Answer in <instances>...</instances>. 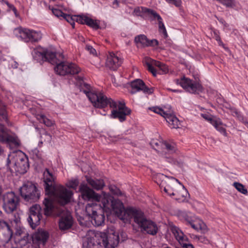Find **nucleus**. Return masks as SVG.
<instances>
[{
  "label": "nucleus",
  "instance_id": "nucleus-56",
  "mask_svg": "<svg viewBox=\"0 0 248 248\" xmlns=\"http://www.w3.org/2000/svg\"><path fill=\"white\" fill-rule=\"evenodd\" d=\"M179 165L180 166H182V164H179Z\"/></svg>",
  "mask_w": 248,
  "mask_h": 248
},
{
  "label": "nucleus",
  "instance_id": "nucleus-3",
  "mask_svg": "<svg viewBox=\"0 0 248 248\" xmlns=\"http://www.w3.org/2000/svg\"><path fill=\"white\" fill-rule=\"evenodd\" d=\"M32 55L34 59L39 62H48L56 64L54 70L58 75H77L81 72V68L75 63L60 62L57 58L56 53L50 49L39 46L34 49Z\"/></svg>",
  "mask_w": 248,
  "mask_h": 248
},
{
  "label": "nucleus",
  "instance_id": "nucleus-10",
  "mask_svg": "<svg viewBox=\"0 0 248 248\" xmlns=\"http://www.w3.org/2000/svg\"><path fill=\"white\" fill-rule=\"evenodd\" d=\"M14 33L26 43H37L42 38V34L40 31L22 27L15 29Z\"/></svg>",
  "mask_w": 248,
  "mask_h": 248
},
{
  "label": "nucleus",
  "instance_id": "nucleus-21",
  "mask_svg": "<svg viewBox=\"0 0 248 248\" xmlns=\"http://www.w3.org/2000/svg\"><path fill=\"white\" fill-rule=\"evenodd\" d=\"M73 223V218L71 216H62L59 220V228L61 231L67 230L71 228Z\"/></svg>",
  "mask_w": 248,
  "mask_h": 248
},
{
  "label": "nucleus",
  "instance_id": "nucleus-47",
  "mask_svg": "<svg viewBox=\"0 0 248 248\" xmlns=\"http://www.w3.org/2000/svg\"><path fill=\"white\" fill-rule=\"evenodd\" d=\"M5 4L8 6V7L12 10L13 7H15L13 5L10 4L8 1H5Z\"/></svg>",
  "mask_w": 248,
  "mask_h": 248
},
{
  "label": "nucleus",
  "instance_id": "nucleus-23",
  "mask_svg": "<svg viewBox=\"0 0 248 248\" xmlns=\"http://www.w3.org/2000/svg\"><path fill=\"white\" fill-rule=\"evenodd\" d=\"M0 231L3 232L4 235H5V242H8L11 240L13 232L8 223L2 219H0Z\"/></svg>",
  "mask_w": 248,
  "mask_h": 248
},
{
  "label": "nucleus",
  "instance_id": "nucleus-31",
  "mask_svg": "<svg viewBox=\"0 0 248 248\" xmlns=\"http://www.w3.org/2000/svg\"><path fill=\"white\" fill-rule=\"evenodd\" d=\"M163 148L165 150L164 152L165 153H168L169 154H172L175 152L176 150V145L173 142H168L165 141L163 143Z\"/></svg>",
  "mask_w": 248,
  "mask_h": 248
},
{
  "label": "nucleus",
  "instance_id": "nucleus-49",
  "mask_svg": "<svg viewBox=\"0 0 248 248\" xmlns=\"http://www.w3.org/2000/svg\"><path fill=\"white\" fill-rule=\"evenodd\" d=\"M14 221L17 225H18L20 222V218L19 217H16Z\"/></svg>",
  "mask_w": 248,
  "mask_h": 248
},
{
  "label": "nucleus",
  "instance_id": "nucleus-14",
  "mask_svg": "<svg viewBox=\"0 0 248 248\" xmlns=\"http://www.w3.org/2000/svg\"><path fill=\"white\" fill-rule=\"evenodd\" d=\"M41 207L38 205L32 206L30 209V214L27 218L28 222L32 229H35L40 224L42 217Z\"/></svg>",
  "mask_w": 248,
  "mask_h": 248
},
{
  "label": "nucleus",
  "instance_id": "nucleus-43",
  "mask_svg": "<svg viewBox=\"0 0 248 248\" xmlns=\"http://www.w3.org/2000/svg\"><path fill=\"white\" fill-rule=\"evenodd\" d=\"M168 3L174 5L176 7H179L181 5V0H165Z\"/></svg>",
  "mask_w": 248,
  "mask_h": 248
},
{
  "label": "nucleus",
  "instance_id": "nucleus-27",
  "mask_svg": "<svg viewBox=\"0 0 248 248\" xmlns=\"http://www.w3.org/2000/svg\"><path fill=\"white\" fill-rule=\"evenodd\" d=\"M148 39L144 34H140L135 37L134 42L137 47H147Z\"/></svg>",
  "mask_w": 248,
  "mask_h": 248
},
{
  "label": "nucleus",
  "instance_id": "nucleus-9",
  "mask_svg": "<svg viewBox=\"0 0 248 248\" xmlns=\"http://www.w3.org/2000/svg\"><path fill=\"white\" fill-rule=\"evenodd\" d=\"M19 191L22 198L30 202H37L41 195L40 191L36 185L31 182L24 183L20 188Z\"/></svg>",
  "mask_w": 248,
  "mask_h": 248
},
{
  "label": "nucleus",
  "instance_id": "nucleus-1",
  "mask_svg": "<svg viewBox=\"0 0 248 248\" xmlns=\"http://www.w3.org/2000/svg\"><path fill=\"white\" fill-rule=\"evenodd\" d=\"M77 84L79 87L80 91L83 92L88 98L93 106L96 108H103L108 106L113 108L111 117L118 119L121 122L126 120V117L130 114L131 110L126 107L124 103H118L109 97H107L103 93L96 90L89 84L85 83L81 76L76 77Z\"/></svg>",
  "mask_w": 248,
  "mask_h": 248
},
{
  "label": "nucleus",
  "instance_id": "nucleus-44",
  "mask_svg": "<svg viewBox=\"0 0 248 248\" xmlns=\"http://www.w3.org/2000/svg\"><path fill=\"white\" fill-rule=\"evenodd\" d=\"M86 49L91 53L94 55L96 53V50L93 48V47L89 45H87L86 46Z\"/></svg>",
  "mask_w": 248,
  "mask_h": 248
},
{
  "label": "nucleus",
  "instance_id": "nucleus-39",
  "mask_svg": "<svg viewBox=\"0 0 248 248\" xmlns=\"http://www.w3.org/2000/svg\"><path fill=\"white\" fill-rule=\"evenodd\" d=\"M164 191L170 196L175 195L174 190L171 188L169 185L165 186L163 187Z\"/></svg>",
  "mask_w": 248,
  "mask_h": 248
},
{
  "label": "nucleus",
  "instance_id": "nucleus-50",
  "mask_svg": "<svg viewBox=\"0 0 248 248\" xmlns=\"http://www.w3.org/2000/svg\"><path fill=\"white\" fill-rule=\"evenodd\" d=\"M174 180H175L177 182H178L180 185H181L182 186L183 189L186 190V189L185 188V187L183 185L181 184V183L178 180H177L176 179H174Z\"/></svg>",
  "mask_w": 248,
  "mask_h": 248
},
{
  "label": "nucleus",
  "instance_id": "nucleus-28",
  "mask_svg": "<svg viewBox=\"0 0 248 248\" xmlns=\"http://www.w3.org/2000/svg\"><path fill=\"white\" fill-rule=\"evenodd\" d=\"M210 32L212 37L217 40L218 45L222 46L226 51H229V48L226 47L222 41L219 31L212 28L210 29Z\"/></svg>",
  "mask_w": 248,
  "mask_h": 248
},
{
  "label": "nucleus",
  "instance_id": "nucleus-5",
  "mask_svg": "<svg viewBox=\"0 0 248 248\" xmlns=\"http://www.w3.org/2000/svg\"><path fill=\"white\" fill-rule=\"evenodd\" d=\"M101 204L106 210V212H110L111 209L116 210L118 212L119 217L124 222H130L131 218H125L126 211L128 209L137 210L136 208L129 207L124 208L123 202L118 199H115L109 196H105L101 200Z\"/></svg>",
  "mask_w": 248,
  "mask_h": 248
},
{
  "label": "nucleus",
  "instance_id": "nucleus-46",
  "mask_svg": "<svg viewBox=\"0 0 248 248\" xmlns=\"http://www.w3.org/2000/svg\"><path fill=\"white\" fill-rule=\"evenodd\" d=\"M218 21L221 23L222 24V25H223L225 27H227L228 26V24L226 22V21H225V20L222 18H218L217 19Z\"/></svg>",
  "mask_w": 248,
  "mask_h": 248
},
{
  "label": "nucleus",
  "instance_id": "nucleus-24",
  "mask_svg": "<svg viewBox=\"0 0 248 248\" xmlns=\"http://www.w3.org/2000/svg\"><path fill=\"white\" fill-rule=\"evenodd\" d=\"M78 23L86 24L95 30L99 28V25L95 20L85 15H81L80 17H78Z\"/></svg>",
  "mask_w": 248,
  "mask_h": 248
},
{
  "label": "nucleus",
  "instance_id": "nucleus-37",
  "mask_svg": "<svg viewBox=\"0 0 248 248\" xmlns=\"http://www.w3.org/2000/svg\"><path fill=\"white\" fill-rule=\"evenodd\" d=\"M227 7H232L234 5V0H217Z\"/></svg>",
  "mask_w": 248,
  "mask_h": 248
},
{
  "label": "nucleus",
  "instance_id": "nucleus-6",
  "mask_svg": "<svg viewBox=\"0 0 248 248\" xmlns=\"http://www.w3.org/2000/svg\"><path fill=\"white\" fill-rule=\"evenodd\" d=\"M89 218L92 224L95 226H102L104 224L106 212L103 205L100 203H88L85 208Z\"/></svg>",
  "mask_w": 248,
  "mask_h": 248
},
{
  "label": "nucleus",
  "instance_id": "nucleus-53",
  "mask_svg": "<svg viewBox=\"0 0 248 248\" xmlns=\"http://www.w3.org/2000/svg\"><path fill=\"white\" fill-rule=\"evenodd\" d=\"M170 90L174 93H178L179 92V90H177L170 89Z\"/></svg>",
  "mask_w": 248,
  "mask_h": 248
},
{
  "label": "nucleus",
  "instance_id": "nucleus-30",
  "mask_svg": "<svg viewBox=\"0 0 248 248\" xmlns=\"http://www.w3.org/2000/svg\"><path fill=\"white\" fill-rule=\"evenodd\" d=\"M211 124L215 127V128L219 131L223 135L226 136L227 133L226 129L222 126V123L220 119H216V120H211Z\"/></svg>",
  "mask_w": 248,
  "mask_h": 248
},
{
  "label": "nucleus",
  "instance_id": "nucleus-34",
  "mask_svg": "<svg viewBox=\"0 0 248 248\" xmlns=\"http://www.w3.org/2000/svg\"><path fill=\"white\" fill-rule=\"evenodd\" d=\"M0 116L1 117L3 121H4L8 124H9L8 120L7 118V111L6 110L5 106L2 104L0 101Z\"/></svg>",
  "mask_w": 248,
  "mask_h": 248
},
{
  "label": "nucleus",
  "instance_id": "nucleus-35",
  "mask_svg": "<svg viewBox=\"0 0 248 248\" xmlns=\"http://www.w3.org/2000/svg\"><path fill=\"white\" fill-rule=\"evenodd\" d=\"M233 186L240 193L245 195H247L248 194V192L247 189L242 184L238 182H234L233 184Z\"/></svg>",
  "mask_w": 248,
  "mask_h": 248
},
{
  "label": "nucleus",
  "instance_id": "nucleus-29",
  "mask_svg": "<svg viewBox=\"0 0 248 248\" xmlns=\"http://www.w3.org/2000/svg\"><path fill=\"white\" fill-rule=\"evenodd\" d=\"M153 179L155 183L160 186L161 188H163L165 186L166 179H168V177L163 174L159 173L155 174L154 176Z\"/></svg>",
  "mask_w": 248,
  "mask_h": 248
},
{
  "label": "nucleus",
  "instance_id": "nucleus-25",
  "mask_svg": "<svg viewBox=\"0 0 248 248\" xmlns=\"http://www.w3.org/2000/svg\"><path fill=\"white\" fill-rule=\"evenodd\" d=\"M88 184L93 189L96 190H99L104 187L105 184L104 181L102 179H93L91 178H87Z\"/></svg>",
  "mask_w": 248,
  "mask_h": 248
},
{
  "label": "nucleus",
  "instance_id": "nucleus-7",
  "mask_svg": "<svg viewBox=\"0 0 248 248\" xmlns=\"http://www.w3.org/2000/svg\"><path fill=\"white\" fill-rule=\"evenodd\" d=\"M90 239H92V246H101L102 244L105 248H115L119 242V236L116 232L107 234L100 232L95 234L94 236Z\"/></svg>",
  "mask_w": 248,
  "mask_h": 248
},
{
  "label": "nucleus",
  "instance_id": "nucleus-12",
  "mask_svg": "<svg viewBox=\"0 0 248 248\" xmlns=\"http://www.w3.org/2000/svg\"><path fill=\"white\" fill-rule=\"evenodd\" d=\"M3 208L7 213L15 211L19 205V198L13 192H8L3 196Z\"/></svg>",
  "mask_w": 248,
  "mask_h": 248
},
{
  "label": "nucleus",
  "instance_id": "nucleus-16",
  "mask_svg": "<svg viewBox=\"0 0 248 248\" xmlns=\"http://www.w3.org/2000/svg\"><path fill=\"white\" fill-rule=\"evenodd\" d=\"M123 59L118 53L109 52L106 61V67L112 71H116L122 65Z\"/></svg>",
  "mask_w": 248,
  "mask_h": 248
},
{
  "label": "nucleus",
  "instance_id": "nucleus-40",
  "mask_svg": "<svg viewBox=\"0 0 248 248\" xmlns=\"http://www.w3.org/2000/svg\"><path fill=\"white\" fill-rule=\"evenodd\" d=\"M153 110L155 113L160 114L164 118V116H166V114H167L162 109H161L159 108H158V107L153 108Z\"/></svg>",
  "mask_w": 248,
  "mask_h": 248
},
{
  "label": "nucleus",
  "instance_id": "nucleus-33",
  "mask_svg": "<svg viewBox=\"0 0 248 248\" xmlns=\"http://www.w3.org/2000/svg\"><path fill=\"white\" fill-rule=\"evenodd\" d=\"M37 119L40 123L44 124L47 127H50L54 124V122L52 120L48 119L43 114L37 115Z\"/></svg>",
  "mask_w": 248,
  "mask_h": 248
},
{
  "label": "nucleus",
  "instance_id": "nucleus-38",
  "mask_svg": "<svg viewBox=\"0 0 248 248\" xmlns=\"http://www.w3.org/2000/svg\"><path fill=\"white\" fill-rule=\"evenodd\" d=\"M79 184V181L78 179H75L69 181L67 186L74 189H76Z\"/></svg>",
  "mask_w": 248,
  "mask_h": 248
},
{
  "label": "nucleus",
  "instance_id": "nucleus-45",
  "mask_svg": "<svg viewBox=\"0 0 248 248\" xmlns=\"http://www.w3.org/2000/svg\"><path fill=\"white\" fill-rule=\"evenodd\" d=\"M202 116L203 118L207 120L208 122H209L211 124V120H216L217 119L214 118L212 117L211 116H208L207 114H202Z\"/></svg>",
  "mask_w": 248,
  "mask_h": 248
},
{
  "label": "nucleus",
  "instance_id": "nucleus-54",
  "mask_svg": "<svg viewBox=\"0 0 248 248\" xmlns=\"http://www.w3.org/2000/svg\"><path fill=\"white\" fill-rule=\"evenodd\" d=\"M5 1H7L6 0H0V2H4L5 3Z\"/></svg>",
  "mask_w": 248,
  "mask_h": 248
},
{
  "label": "nucleus",
  "instance_id": "nucleus-42",
  "mask_svg": "<svg viewBox=\"0 0 248 248\" xmlns=\"http://www.w3.org/2000/svg\"><path fill=\"white\" fill-rule=\"evenodd\" d=\"M158 41L156 39H152L148 40L147 47L148 46H155L158 45Z\"/></svg>",
  "mask_w": 248,
  "mask_h": 248
},
{
  "label": "nucleus",
  "instance_id": "nucleus-22",
  "mask_svg": "<svg viewBox=\"0 0 248 248\" xmlns=\"http://www.w3.org/2000/svg\"><path fill=\"white\" fill-rule=\"evenodd\" d=\"M181 215L184 217L185 220L190 225L191 227L196 231L202 229L204 226L203 223L201 220H192L190 216L186 212H182Z\"/></svg>",
  "mask_w": 248,
  "mask_h": 248
},
{
  "label": "nucleus",
  "instance_id": "nucleus-17",
  "mask_svg": "<svg viewBox=\"0 0 248 248\" xmlns=\"http://www.w3.org/2000/svg\"><path fill=\"white\" fill-rule=\"evenodd\" d=\"M0 141L8 143H13L15 145L19 144L17 138L10 135L8 129L0 123Z\"/></svg>",
  "mask_w": 248,
  "mask_h": 248
},
{
  "label": "nucleus",
  "instance_id": "nucleus-2",
  "mask_svg": "<svg viewBox=\"0 0 248 248\" xmlns=\"http://www.w3.org/2000/svg\"><path fill=\"white\" fill-rule=\"evenodd\" d=\"M43 175L45 190L48 196L43 201L44 214L48 216L53 214L55 208L52 197L56 198L61 204L65 205L70 202L73 192L62 186L57 187L54 184V177L48 169H46Z\"/></svg>",
  "mask_w": 248,
  "mask_h": 248
},
{
  "label": "nucleus",
  "instance_id": "nucleus-4",
  "mask_svg": "<svg viewBox=\"0 0 248 248\" xmlns=\"http://www.w3.org/2000/svg\"><path fill=\"white\" fill-rule=\"evenodd\" d=\"M126 214L125 218L133 219L141 231L153 235L157 232V225L153 221L148 219L141 210L128 209L126 211Z\"/></svg>",
  "mask_w": 248,
  "mask_h": 248
},
{
  "label": "nucleus",
  "instance_id": "nucleus-52",
  "mask_svg": "<svg viewBox=\"0 0 248 248\" xmlns=\"http://www.w3.org/2000/svg\"><path fill=\"white\" fill-rule=\"evenodd\" d=\"M12 10L14 12L15 14H16V9L15 7H13V8L12 9Z\"/></svg>",
  "mask_w": 248,
  "mask_h": 248
},
{
  "label": "nucleus",
  "instance_id": "nucleus-41",
  "mask_svg": "<svg viewBox=\"0 0 248 248\" xmlns=\"http://www.w3.org/2000/svg\"><path fill=\"white\" fill-rule=\"evenodd\" d=\"M52 12L53 14L57 17L62 16L63 17V15H65V14L63 13L62 11L55 8L52 9Z\"/></svg>",
  "mask_w": 248,
  "mask_h": 248
},
{
  "label": "nucleus",
  "instance_id": "nucleus-26",
  "mask_svg": "<svg viewBox=\"0 0 248 248\" xmlns=\"http://www.w3.org/2000/svg\"><path fill=\"white\" fill-rule=\"evenodd\" d=\"M164 118L171 128H178L179 127L180 123L176 116L167 113L166 116H164Z\"/></svg>",
  "mask_w": 248,
  "mask_h": 248
},
{
  "label": "nucleus",
  "instance_id": "nucleus-11",
  "mask_svg": "<svg viewBox=\"0 0 248 248\" xmlns=\"http://www.w3.org/2000/svg\"><path fill=\"white\" fill-rule=\"evenodd\" d=\"M142 62L144 66L154 77H156L157 74H166L169 71L168 66L166 64L150 57H144Z\"/></svg>",
  "mask_w": 248,
  "mask_h": 248
},
{
  "label": "nucleus",
  "instance_id": "nucleus-20",
  "mask_svg": "<svg viewBox=\"0 0 248 248\" xmlns=\"http://www.w3.org/2000/svg\"><path fill=\"white\" fill-rule=\"evenodd\" d=\"M144 11L147 14L152 15L155 19L157 20L159 32L163 34L164 38H167L168 35L167 30L163 22V19L161 16L154 10L151 9L145 8Z\"/></svg>",
  "mask_w": 248,
  "mask_h": 248
},
{
  "label": "nucleus",
  "instance_id": "nucleus-32",
  "mask_svg": "<svg viewBox=\"0 0 248 248\" xmlns=\"http://www.w3.org/2000/svg\"><path fill=\"white\" fill-rule=\"evenodd\" d=\"M81 15H74L71 16L70 15L66 14L63 15V18L69 23L74 28L75 27V23L76 21L78 23V17H80Z\"/></svg>",
  "mask_w": 248,
  "mask_h": 248
},
{
  "label": "nucleus",
  "instance_id": "nucleus-8",
  "mask_svg": "<svg viewBox=\"0 0 248 248\" xmlns=\"http://www.w3.org/2000/svg\"><path fill=\"white\" fill-rule=\"evenodd\" d=\"M11 164L13 165L14 170L20 174L26 173L29 167L28 158L21 153L19 154L14 153L9 155L7 158V167L13 172L14 170L10 168Z\"/></svg>",
  "mask_w": 248,
  "mask_h": 248
},
{
  "label": "nucleus",
  "instance_id": "nucleus-48",
  "mask_svg": "<svg viewBox=\"0 0 248 248\" xmlns=\"http://www.w3.org/2000/svg\"><path fill=\"white\" fill-rule=\"evenodd\" d=\"M88 247L86 248H91V246L92 245V239H88Z\"/></svg>",
  "mask_w": 248,
  "mask_h": 248
},
{
  "label": "nucleus",
  "instance_id": "nucleus-15",
  "mask_svg": "<svg viewBox=\"0 0 248 248\" xmlns=\"http://www.w3.org/2000/svg\"><path fill=\"white\" fill-rule=\"evenodd\" d=\"M81 198L85 201H94L92 203H99L101 197L86 184H81L79 188Z\"/></svg>",
  "mask_w": 248,
  "mask_h": 248
},
{
  "label": "nucleus",
  "instance_id": "nucleus-51",
  "mask_svg": "<svg viewBox=\"0 0 248 248\" xmlns=\"http://www.w3.org/2000/svg\"><path fill=\"white\" fill-rule=\"evenodd\" d=\"M113 4L115 5L116 4L117 6L118 5V2L117 1V0H115L114 1H113Z\"/></svg>",
  "mask_w": 248,
  "mask_h": 248
},
{
  "label": "nucleus",
  "instance_id": "nucleus-18",
  "mask_svg": "<svg viewBox=\"0 0 248 248\" xmlns=\"http://www.w3.org/2000/svg\"><path fill=\"white\" fill-rule=\"evenodd\" d=\"M131 87L133 90V93L142 91L144 93L151 94L154 92L153 88L148 87L144 82L140 79H136L131 82Z\"/></svg>",
  "mask_w": 248,
  "mask_h": 248
},
{
  "label": "nucleus",
  "instance_id": "nucleus-36",
  "mask_svg": "<svg viewBox=\"0 0 248 248\" xmlns=\"http://www.w3.org/2000/svg\"><path fill=\"white\" fill-rule=\"evenodd\" d=\"M109 189L111 193L116 196H121L122 195V191L115 185H110L109 186Z\"/></svg>",
  "mask_w": 248,
  "mask_h": 248
},
{
  "label": "nucleus",
  "instance_id": "nucleus-55",
  "mask_svg": "<svg viewBox=\"0 0 248 248\" xmlns=\"http://www.w3.org/2000/svg\"><path fill=\"white\" fill-rule=\"evenodd\" d=\"M165 157L167 158H169L170 157V156H168L167 155L165 154Z\"/></svg>",
  "mask_w": 248,
  "mask_h": 248
},
{
  "label": "nucleus",
  "instance_id": "nucleus-19",
  "mask_svg": "<svg viewBox=\"0 0 248 248\" xmlns=\"http://www.w3.org/2000/svg\"><path fill=\"white\" fill-rule=\"evenodd\" d=\"M31 237L33 244L36 245L38 247L36 248H39L40 244L44 245L46 243L49 237V234L46 231L38 230L32 234Z\"/></svg>",
  "mask_w": 248,
  "mask_h": 248
},
{
  "label": "nucleus",
  "instance_id": "nucleus-13",
  "mask_svg": "<svg viewBox=\"0 0 248 248\" xmlns=\"http://www.w3.org/2000/svg\"><path fill=\"white\" fill-rule=\"evenodd\" d=\"M176 83L190 93H198L202 89V85L197 81H193L185 77L176 79Z\"/></svg>",
  "mask_w": 248,
  "mask_h": 248
}]
</instances>
